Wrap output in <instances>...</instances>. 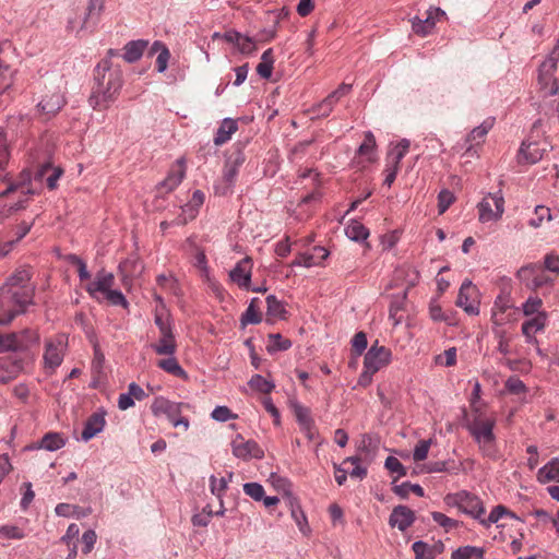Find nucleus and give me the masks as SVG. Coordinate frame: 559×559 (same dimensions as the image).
<instances>
[{"instance_id":"62","label":"nucleus","mask_w":559,"mask_h":559,"mask_svg":"<svg viewBox=\"0 0 559 559\" xmlns=\"http://www.w3.org/2000/svg\"><path fill=\"white\" fill-rule=\"evenodd\" d=\"M436 364L451 367L456 364V349L454 347L444 350L436 357Z\"/></svg>"},{"instance_id":"20","label":"nucleus","mask_w":559,"mask_h":559,"mask_svg":"<svg viewBox=\"0 0 559 559\" xmlns=\"http://www.w3.org/2000/svg\"><path fill=\"white\" fill-rule=\"evenodd\" d=\"M376 139L374 135L368 131L365 133L362 143L359 145L355 160L360 167H365L366 164L374 162L376 155Z\"/></svg>"},{"instance_id":"17","label":"nucleus","mask_w":559,"mask_h":559,"mask_svg":"<svg viewBox=\"0 0 559 559\" xmlns=\"http://www.w3.org/2000/svg\"><path fill=\"white\" fill-rule=\"evenodd\" d=\"M497 285L500 288V293L496 297L495 307L501 314H504L508 309H512L514 311V304L511 298L512 280H510V277L502 276L497 281Z\"/></svg>"},{"instance_id":"56","label":"nucleus","mask_w":559,"mask_h":559,"mask_svg":"<svg viewBox=\"0 0 559 559\" xmlns=\"http://www.w3.org/2000/svg\"><path fill=\"white\" fill-rule=\"evenodd\" d=\"M294 414L300 428L314 423L310 416L309 408L302 405L295 404Z\"/></svg>"},{"instance_id":"16","label":"nucleus","mask_w":559,"mask_h":559,"mask_svg":"<svg viewBox=\"0 0 559 559\" xmlns=\"http://www.w3.org/2000/svg\"><path fill=\"white\" fill-rule=\"evenodd\" d=\"M186 175V166L183 159H178L169 169L167 177L159 183V193H170L182 181Z\"/></svg>"},{"instance_id":"26","label":"nucleus","mask_w":559,"mask_h":559,"mask_svg":"<svg viewBox=\"0 0 559 559\" xmlns=\"http://www.w3.org/2000/svg\"><path fill=\"white\" fill-rule=\"evenodd\" d=\"M105 425H106V420H105L104 414H100V413L92 414L85 423L84 429L82 431V439L84 441L91 440L97 433L103 431Z\"/></svg>"},{"instance_id":"41","label":"nucleus","mask_w":559,"mask_h":559,"mask_svg":"<svg viewBox=\"0 0 559 559\" xmlns=\"http://www.w3.org/2000/svg\"><path fill=\"white\" fill-rule=\"evenodd\" d=\"M157 366L173 376L182 379L187 378V372L182 369L177 359L173 356L158 360Z\"/></svg>"},{"instance_id":"30","label":"nucleus","mask_w":559,"mask_h":559,"mask_svg":"<svg viewBox=\"0 0 559 559\" xmlns=\"http://www.w3.org/2000/svg\"><path fill=\"white\" fill-rule=\"evenodd\" d=\"M13 70L0 62V106L9 100V90L13 84Z\"/></svg>"},{"instance_id":"34","label":"nucleus","mask_w":559,"mask_h":559,"mask_svg":"<svg viewBox=\"0 0 559 559\" xmlns=\"http://www.w3.org/2000/svg\"><path fill=\"white\" fill-rule=\"evenodd\" d=\"M261 300L259 298H252L249 307L241 316L242 324H258L262 320V313L260 311Z\"/></svg>"},{"instance_id":"21","label":"nucleus","mask_w":559,"mask_h":559,"mask_svg":"<svg viewBox=\"0 0 559 559\" xmlns=\"http://www.w3.org/2000/svg\"><path fill=\"white\" fill-rule=\"evenodd\" d=\"M66 104V98L60 92L45 95L37 107L47 118L55 116Z\"/></svg>"},{"instance_id":"48","label":"nucleus","mask_w":559,"mask_h":559,"mask_svg":"<svg viewBox=\"0 0 559 559\" xmlns=\"http://www.w3.org/2000/svg\"><path fill=\"white\" fill-rule=\"evenodd\" d=\"M555 277L547 274V269L544 265L535 264V276L533 283V289L543 288V286L552 285Z\"/></svg>"},{"instance_id":"19","label":"nucleus","mask_w":559,"mask_h":559,"mask_svg":"<svg viewBox=\"0 0 559 559\" xmlns=\"http://www.w3.org/2000/svg\"><path fill=\"white\" fill-rule=\"evenodd\" d=\"M245 160L246 157L241 151H236L227 157L223 169V179L228 188L235 183L239 168Z\"/></svg>"},{"instance_id":"37","label":"nucleus","mask_w":559,"mask_h":559,"mask_svg":"<svg viewBox=\"0 0 559 559\" xmlns=\"http://www.w3.org/2000/svg\"><path fill=\"white\" fill-rule=\"evenodd\" d=\"M146 45L147 43L144 40H133L128 43L123 48V59L130 63L138 61L142 57Z\"/></svg>"},{"instance_id":"1","label":"nucleus","mask_w":559,"mask_h":559,"mask_svg":"<svg viewBox=\"0 0 559 559\" xmlns=\"http://www.w3.org/2000/svg\"><path fill=\"white\" fill-rule=\"evenodd\" d=\"M95 85L88 103L95 110H103L115 102L122 87V72L112 68L109 59L102 60L95 69Z\"/></svg>"},{"instance_id":"51","label":"nucleus","mask_w":559,"mask_h":559,"mask_svg":"<svg viewBox=\"0 0 559 559\" xmlns=\"http://www.w3.org/2000/svg\"><path fill=\"white\" fill-rule=\"evenodd\" d=\"M292 346V342L284 338L281 334H270L267 343V352L273 353L277 350H286Z\"/></svg>"},{"instance_id":"14","label":"nucleus","mask_w":559,"mask_h":559,"mask_svg":"<svg viewBox=\"0 0 559 559\" xmlns=\"http://www.w3.org/2000/svg\"><path fill=\"white\" fill-rule=\"evenodd\" d=\"M478 290L471 282H464L460 288L456 305L463 308L467 313L478 312Z\"/></svg>"},{"instance_id":"40","label":"nucleus","mask_w":559,"mask_h":559,"mask_svg":"<svg viewBox=\"0 0 559 559\" xmlns=\"http://www.w3.org/2000/svg\"><path fill=\"white\" fill-rule=\"evenodd\" d=\"M273 63V49L269 48L262 53L261 61L257 66L258 74L263 79H269L272 75Z\"/></svg>"},{"instance_id":"11","label":"nucleus","mask_w":559,"mask_h":559,"mask_svg":"<svg viewBox=\"0 0 559 559\" xmlns=\"http://www.w3.org/2000/svg\"><path fill=\"white\" fill-rule=\"evenodd\" d=\"M233 454L241 460L250 459L261 460L264 451L254 440H246L241 435H237L231 441Z\"/></svg>"},{"instance_id":"27","label":"nucleus","mask_w":559,"mask_h":559,"mask_svg":"<svg viewBox=\"0 0 559 559\" xmlns=\"http://www.w3.org/2000/svg\"><path fill=\"white\" fill-rule=\"evenodd\" d=\"M416 559H435L443 550L441 543L429 545L421 540L415 542L412 546Z\"/></svg>"},{"instance_id":"22","label":"nucleus","mask_w":559,"mask_h":559,"mask_svg":"<svg viewBox=\"0 0 559 559\" xmlns=\"http://www.w3.org/2000/svg\"><path fill=\"white\" fill-rule=\"evenodd\" d=\"M415 521V514L414 512L405 507V506H397L393 509L389 523L392 527H397L400 531L407 530Z\"/></svg>"},{"instance_id":"44","label":"nucleus","mask_w":559,"mask_h":559,"mask_svg":"<svg viewBox=\"0 0 559 559\" xmlns=\"http://www.w3.org/2000/svg\"><path fill=\"white\" fill-rule=\"evenodd\" d=\"M205 195L201 190L192 193L190 201L182 207L183 213H189V219H193L201 205L204 203Z\"/></svg>"},{"instance_id":"61","label":"nucleus","mask_w":559,"mask_h":559,"mask_svg":"<svg viewBox=\"0 0 559 559\" xmlns=\"http://www.w3.org/2000/svg\"><path fill=\"white\" fill-rule=\"evenodd\" d=\"M210 489L213 495L222 499L224 492L227 489V480L224 477L217 478L216 476H211Z\"/></svg>"},{"instance_id":"39","label":"nucleus","mask_w":559,"mask_h":559,"mask_svg":"<svg viewBox=\"0 0 559 559\" xmlns=\"http://www.w3.org/2000/svg\"><path fill=\"white\" fill-rule=\"evenodd\" d=\"M152 348L157 355L174 356L177 350L175 337L159 336L158 341L152 344Z\"/></svg>"},{"instance_id":"60","label":"nucleus","mask_w":559,"mask_h":559,"mask_svg":"<svg viewBox=\"0 0 559 559\" xmlns=\"http://www.w3.org/2000/svg\"><path fill=\"white\" fill-rule=\"evenodd\" d=\"M17 352L16 350V333H0V353Z\"/></svg>"},{"instance_id":"23","label":"nucleus","mask_w":559,"mask_h":559,"mask_svg":"<svg viewBox=\"0 0 559 559\" xmlns=\"http://www.w3.org/2000/svg\"><path fill=\"white\" fill-rule=\"evenodd\" d=\"M20 192L21 194H34L35 190L32 188L31 173L27 170L21 171L17 179L11 181L8 188L1 192V197H7L10 193Z\"/></svg>"},{"instance_id":"49","label":"nucleus","mask_w":559,"mask_h":559,"mask_svg":"<svg viewBox=\"0 0 559 559\" xmlns=\"http://www.w3.org/2000/svg\"><path fill=\"white\" fill-rule=\"evenodd\" d=\"M104 10V0H88L86 13L81 28L86 27L87 22L92 19H98Z\"/></svg>"},{"instance_id":"58","label":"nucleus","mask_w":559,"mask_h":559,"mask_svg":"<svg viewBox=\"0 0 559 559\" xmlns=\"http://www.w3.org/2000/svg\"><path fill=\"white\" fill-rule=\"evenodd\" d=\"M0 536L8 539H22L25 537V533L16 525H1Z\"/></svg>"},{"instance_id":"4","label":"nucleus","mask_w":559,"mask_h":559,"mask_svg":"<svg viewBox=\"0 0 559 559\" xmlns=\"http://www.w3.org/2000/svg\"><path fill=\"white\" fill-rule=\"evenodd\" d=\"M480 385L474 383L471 399V413L467 417L468 429L479 447L486 452L489 447V417L487 406L479 403Z\"/></svg>"},{"instance_id":"52","label":"nucleus","mask_w":559,"mask_h":559,"mask_svg":"<svg viewBox=\"0 0 559 559\" xmlns=\"http://www.w3.org/2000/svg\"><path fill=\"white\" fill-rule=\"evenodd\" d=\"M534 215V218L530 219V226L535 228L540 227L545 219L551 221L552 218L550 209L546 205H536Z\"/></svg>"},{"instance_id":"24","label":"nucleus","mask_w":559,"mask_h":559,"mask_svg":"<svg viewBox=\"0 0 559 559\" xmlns=\"http://www.w3.org/2000/svg\"><path fill=\"white\" fill-rule=\"evenodd\" d=\"M546 147H540L538 143H522L519 148V163L534 164L542 159L546 153Z\"/></svg>"},{"instance_id":"7","label":"nucleus","mask_w":559,"mask_h":559,"mask_svg":"<svg viewBox=\"0 0 559 559\" xmlns=\"http://www.w3.org/2000/svg\"><path fill=\"white\" fill-rule=\"evenodd\" d=\"M68 348V337L64 334H58L45 341L44 368L48 372H53L63 361Z\"/></svg>"},{"instance_id":"2","label":"nucleus","mask_w":559,"mask_h":559,"mask_svg":"<svg viewBox=\"0 0 559 559\" xmlns=\"http://www.w3.org/2000/svg\"><path fill=\"white\" fill-rule=\"evenodd\" d=\"M491 524H495L492 538L499 543H507L512 552L521 550L522 543L519 525L521 521L506 506L499 504L491 509Z\"/></svg>"},{"instance_id":"59","label":"nucleus","mask_w":559,"mask_h":559,"mask_svg":"<svg viewBox=\"0 0 559 559\" xmlns=\"http://www.w3.org/2000/svg\"><path fill=\"white\" fill-rule=\"evenodd\" d=\"M243 491L255 501H261L264 497V488L258 483H247L243 485Z\"/></svg>"},{"instance_id":"5","label":"nucleus","mask_w":559,"mask_h":559,"mask_svg":"<svg viewBox=\"0 0 559 559\" xmlns=\"http://www.w3.org/2000/svg\"><path fill=\"white\" fill-rule=\"evenodd\" d=\"M32 300H23L17 293L0 287V325L9 324L17 314L25 311Z\"/></svg>"},{"instance_id":"43","label":"nucleus","mask_w":559,"mask_h":559,"mask_svg":"<svg viewBox=\"0 0 559 559\" xmlns=\"http://www.w3.org/2000/svg\"><path fill=\"white\" fill-rule=\"evenodd\" d=\"M10 157V146L7 138V132L0 128V180L4 178L5 167Z\"/></svg>"},{"instance_id":"15","label":"nucleus","mask_w":559,"mask_h":559,"mask_svg":"<svg viewBox=\"0 0 559 559\" xmlns=\"http://www.w3.org/2000/svg\"><path fill=\"white\" fill-rule=\"evenodd\" d=\"M23 371V360L13 356L0 357V383L7 384Z\"/></svg>"},{"instance_id":"32","label":"nucleus","mask_w":559,"mask_h":559,"mask_svg":"<svg viewBox=\"0 0 559 559\" xmlns=\"http://www.w3.org/2000/svg\"><path fill=\"white\" fill-rule=\"evenodd\" d=\"M238 130V124L236 120L225 119L223 120L221 127L218 128L215 136L214 144L219 146L228 142L231 135Z\"/></svg>"},{"instance_id":"42","label":"nucleus","mask_w":559,"mask_h":559,"mask_svg":"<svg viewBox=\"0 0 559 559\" xmlns=\"http://www.w3.org/2000/svg\"><path fill=\"white\" fill-rule=\"evenodd\" d=\"M345 235L354 241H360L368 238L369 230L361 223L357 221H352L345 227Z\"/></svg>"},{"instance_id":"54","label":"nucleus","mask_w":559,"mask_h":559,"mask_svg":"<svg viewBox=\"0 0 559 559\" xmlns=\"http://www.w3.org/2000/svg\"><path fill=\"white\" fill-rule=\"evenodd\" d=\"M393 491L396 495L401 496L402 498L407 497L411 491L414 492L415 495H417L418 497H423L424 496L423 487L417 485V484L413 485V484H409V483H403L401 485L394 486L393 487Z\"/></svg>"},{"instance_id":"57","label":"nucleus","mask_w":559,"mask_h":559,"mask_svg":"<svg viewBox=\"0 0 559 559\" xmlns=\"http://www.w3.org/2000/svg\"><path fill=\"white\" fill-rule=\"evenodd\" d=\"M455 201L454 194L444 189L441 190L438 195V212L439 214H443Z\"/></svg>"},{"instance_id":"13","label":"nucleus","mask_w":559,"mask_h":559,"mask_svg":"<svg viewBox=\"0 0 559 559\" xmlns=\"http://www.w3.org/2000/svg\"><path fill=\"white\" fill-rule=\"evenodd\" d=\"M442 15H444V12L439 8H430L424 13L423 17H414L412 22L414 33L423 37L430 34Z\"/></svg>"},{"instance_id":"36","label":"nucleus","mask_w":559,"mask_h":559,"mask_svg":"<svg viewBox=\"0 0 559 559\" xmlns=\"http://www.w3.org/2000/svg\"><path fill=\"white\" fill-rule=\"evenodd\" d=\"M497 350L503 355L504 362L508 365L511 369L518 368V360L511 359V357H508V355L513 353V345H512V337L510 336H500L497 343Z\"/></svg>"},{"instance_id":"38","label":"nucleus","mask_w":559,"mask_h":559,"mask_svg":"<svg viewBox=\"0 0 559 559\" xmlns=\"http://www.w3.org/2000/svg\"><path fill=\"white\" fill-rule=\"evenodd\" d=\"M486 550L480 547L464 546L454 550L451 559H485Z\"/></svg>"},{"instance_id":"63","label":"nucleus","mask_w":559,"mask_h":559,"mask_svg":"<svg viewBox=\"0 0 559 559\" xmlns=\"http://www.w3.org/2000/svg\"><path fill=\"white\" fill-rule=\"evenodd\" d=\"M368 342H367V335L364 332H358L354 335L352 340V350L357 355L360 356L362 352L367 348Z\"/></svg>"},{"instance_id":"50","label":"nucleus","mask_w":559,"mask_h":559,"mask_svg":"<svg viewBox=\"0 0 559 559\" xmlns=\"http://www.w3.org/2000/svg\"><path fill=\"white\" fill-rule=\"evenodd\" d=\"M516 276L527 288L534 289V277L536 276V264L524 265L516 271Z\"/></svg>"},{"instance_id":"6","label":"nucleus","mask_w":559,"mask_h":559,"mask_svg":"<svg viewBox=\"0 0 559 559\" xmlns=\"http://www.w3.org/2000/svg\"><path fill=\"white\" fill-rule=\"evenodd\" d=\"M444 502L447 506L455 507L460 511L479 519L483 524H486V521L481 519V515L485 514V508L478 497L466 491H461L447 495Z\"/></svg>"},{"instance_id":"47","label":"nucleus","mask_w":559,"mask_h":559,"mask_svg":"<svg viewBox=\"0 0 559 559\" xmlns=\"http://www.w3.org/2000/svg\"><path fill=\"white\" fill-rule=\"evenodd\" d=\"M64 439L58 432L46 433L40 441V447L48 451H56L64 445Z\"/></svg>"},{"instance_id":"18","label":"nucleus","mask_w":559,"mask_h":559,"mask_svg":"<svg viewBox=\"0 0 559 559\" xmlns=\"http://www.w3.org/2000/svg\"><path fill=\"white\" fill-rule=\"evenodd\" d=\"M252 260L249 257L240 260L230 271V280L240 288L249 289L251 282Z\"/></svg>"},{"instance_id":"25","label":"nucleus","mask_w":559,"mask_h":559,"mask_svg":"<svg viewBox=\"0 0 559 559\" xmlns=\"http://www.w3.org/2000/svg\"><path fill=\"white\" fill-rule=\"evenodd\" d=\"M31 227L32 224L23 222L14 229L13 237L2 236L0 240V257L8 254L11 251L13 245L20 241L31 230Z\"/></svg>"},{"instance_id":"31","label":"nucleus","mask_w":559,"mask_h":559,"mask_svg":"<svg viewBox=\"0 0 559 559\" xmlns=\"http://www.w3.org/2000/svg\"><path fill=\"white\" fill-rule=\"evenodd\" d=\"M537 479L540 483H559V459H551L545 466L537 471Z\"/></svg>"},{"instance_id":"28","label":"nucleus","mask_w":559,"mask_h":559,"mask_svg":"<svg viewBox=\"0 0 559 559\" xmlns=\"http://www.w3.org/2000/svg\"><path fill=\"white\" fill-rule=\"evenodd\" d=\"M115 282V277L111 273H107L105 271H102L97 274L96 280L94 282H91L86 286V290L92 297L96 296V293H105L109 292V289L112 287Z\"/></svg>"},{"instance_id":"55","label":"nucleus","mask_w":559,"mask_h":559,"mask_svg":"<svg viewBox=\"0 0 559 559\" xmlns=\"http://www.w3.org/2000/svg\"><path fill=\"white\" fill-rule=\"evenodd\" d=\"M267 316L272 318H281L285 309L280 300L274 295L266 297Z\"/></svg>"},{"instance_id":"29","label":"nucleus","mask_w":559,"mask_h":559,"mask_svg":"<svg viewBox=\"0 0 559 559\" xmlns=\"http://www.w3.org/2000/svg\"><path fill=\"white\" fill-rule=\"evenodd\" d=\"M62 173L61 168L52 167L50 164H45L36 171L35 180L41 181L46 179L47 187L52 190L57 187V181L61 177Z\"/></svg>"},{"instance_id":"9","label":"nucleus","mask_w":559,"mask_h":559,"mask_svg":"<svg viewBox=\"0 0 559 559\" xmlns=\"http://www.w3.org/2000/svg\"><path fill=\"white\" fill-rule=\"evenodd\" d=\"M31 277V269L22 266L16 269L2 286L17 293L19 296L23 297V300L33 301L34 286L29 284Z\"/></svg>"},{"instance_id":"10","label":"nucleus","mask_w":559,"mask_h":559,"mask_svg":"<svg viewBox=\"0 0 559 559\" xmlns=\"http://www.w3.org/2000/svg\"><path fill=\"white\" fill-rule=\"evenodd\" d=\"M379 442L370 435H364L357 445V452L355 455L349 456L343 461V465L350 463H365L370 464L377 454Z\"/></svg>"},{"instance_id":"45","label":"nucleus","mask_w":559,"mask_h":559,"mask_svg":"<svg viewBox=\"0 0 559 559\" xmlns=\"http://www.w3.org/2000/svg\"><path fill=\"white\" fill-rule=\"evenodd\" d=\"M487 132L488 130L485 126H479L469 133L467 138L469 146L466 150V154L473 155V153H476L475 146L485 142Z\"/></svg>"},{"instance_id":"35","label":"nucleus","mask_w":559,"mask_h":559,"mask_svg":"<svg viewBox=\"0 0 559 559\" xmlns=\"http://www.w3.org/2000/svg\"><path fill=\"white\" fill-rule=\"evenodd\" d=\"M409 141L406 139L401 140L396 145H394L392 148H390L388 153V164L399 166L401 160L404 158V156L407 154L409 150Z\"/></svg>"},{"instance_id":"46","label":"nucleus","mask_w":559,"mask_h":559,"mask_svg":"<svg viewBox=\"0 0 559 559\" xmlns=\"http://www.w3.org/2000/svg\"><path fill=\"white\" fill-rule=\"evenodd\" d=\"M248 385L253 391H257V392H260V393H263V394L271 393L273 391V389L275 388L273 382L266 380L261 374L252 376L251 379L248 382Z\"/></svg>"},{"instance_id":"8","label":"nucleus","mask_w":559,"mask_h":559,"mask_svg":"<svg viewBox=\"0 0 559 559\" xmlns=\"http://www.w3.org/2000/svg\"><path fill=\"white\" fill-rule=\"evenodd\" d=\"M186 406L182 403L171 402L163 396L156 397L151 409L154 416L165 415L174 427H182L183 430H188L189 420L186 417H181V409Z\"/></svg>"},{"instance_id":"12","label":"nucleus","mask_w":559,"mask_h":559,"mask_svg":"<svg viewBox=\"0 0 559 559\" xmlns=\"http://www.w3.org/2000/svg\"><path fill=\"white\" fill-rule=\"evenodd\" d=\"M391 356V350L385 346H379L377 341L365 355L364 368L378 372L390 364Z\"/></svg>"},{"instance_id":"33","label":"nucleus","mask_w":559,"mask_h":559,"mask_svg":"<svg viewBox=\"0 0 559 559\" xmlns=\"http://www.w3.org/2000/svg\"><path fill=\"white\" fill-rule=\"evenodd\" d=\"M39 341V335L34 330H23L16 333V350L25 352L28 350L33 345H36Z\"/></svg>"},{"instance_id":"53","label":"nucleus","mask_w":559,"mask_h":559,"mask_svg":"<svg viewBox=\"0 0 559 559\" xmlns=\"http://www.w3.org/2000/svg\"><path fill=\"white\" fill-rule=\"evenodd\" d=\"M385 468L391 474H396V477L394 478V481H396L399 478L406 476V468L403 466V464L394 456H388L384 463Z\"/></svg>"},{"instance_id":"3","label":"nucleus","mask_w":559,"mask_h":559,"mask_svg":"<svg viewBox=\"0 0 559 559\" xmlns=\"http://www.w3.org/2000/svg\"><path fill=\"white\" fill-rule=\"evenodd\" d=\"M521 310L525 317L522 322V334L526 343L535 345L537 353L542 354L536 334L545 331L549 319L548 312L544 309V300L537 295H531L524 300Z\"/></svg>"},{"instance_id":"64","label":"nucleus","mask_w":559,"mask_h":559,"mask_svg":"<svg viewBox=\"0 0 559 559\" xmlns=\"http://www.w3.org/2000/svg\"><path fill=\"white\" fill-rule=\"evenodd\" d=\"M329 257V251L323 247H313L311 252H308L309 262L311 266L320 265Z\"/></svg>"}]
</instances>
